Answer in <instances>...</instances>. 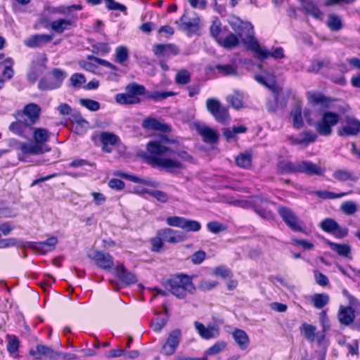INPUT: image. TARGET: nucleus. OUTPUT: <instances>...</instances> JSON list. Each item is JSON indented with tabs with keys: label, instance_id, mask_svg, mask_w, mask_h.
<instances>
[{
	"label": "nucleus",
	"instance_id": "f257e3e1",
	"mask_svg": "<svg viewBox=\"0 0 360 360\" xmlns=\"http://www.w3.org/2000/svg\"><path fill=\"white\" fill-rule=\"evenodd\" d=\"M175 141L170 139L167 135H160L147 143V150L150 155L147 157L148 162L172 174L179 173L184 168L181 160L191 162L193 158L184 150H174L168 146Z\"/></svg>",
	"mask_w": 360,
	"mask_h": 360
},
{
	"label": "nucleus",
	"instance_id": "f03ea898",
	"mask_svg": "<svg viewBox=\"0 0 360 360\" xmlns=\"http://www.w3.org/2000/svg\"><path fill=\"white\" fill-rule=\"evenodd\" d=\"M240 29L245 30L246 33L238 32L241 41L247 46L248 49L254 52V56L259 60H264L269 56L274 59H281L285 57L283 48L278 47L271 52L265 48H262L258 41L254 38V30L251 23H242Z\"/></svg>",
	"mask_w": 360,
	"mask_h": 360
},
{
	"label": "nucleus",
	"instance_id": "7ed1b4c3",
	"mask_svg": "<svg viewBox=\"0 0 360 360\" xmlns=\"http://www.w3.org/2000/svg\"><path fill=\"white\" fill-rule=\"evenodd\" d=\"M278 172L281 174L303 173L308 176H322L323 170L321 167L309 161L292 162L288 160H281L278 164Z\"/></svg>",
	"mask_w": 360,
	"mask_h": 360
},
{
	"label": "nucleus",
	"instance_id": "20e7f679",
	"mask_svg": "<svg viewBox=\"0 0 360 360\" xmlns=\"http://www.w3.org/2000/svg\"><path fill=\"white\" fill-rule=\"evenodd\" d=\"M166 288L177 298H184L187 292L193 294L196 288L192 282L191 277L180 274L168 279L165 284Z\"/></svg>",
	"mask_w": 360,
	"mask_h": 360
},
{
	"label": "nucleus",
	"instance_id": "39448f33",
	"mask_svg": "<svg viewBox=\"0 0 360 360\" xmlns=\"http://www.w3.org/2000/svg\"><path fill=\"white\" fill-rule=\"evenodd\" d=\"M340 115L335 112L324 111L320 120L314 124L316 131L321 136H330L333 133V128L340 121Z\"/></svg>",
	"mask_w": 360,
	"mask_h": 360
},
{
	"label": "nucleus",
	"instance_id": "423d86ee",
	"mask_svg": "<svg viewBox=\"0 0 360 360\" xmlns=\"http://www.w3.org/2000/svg\"><path fill=\"white\" fill-rule=\"evenodd\" d=\"M278 213L286 225L295 232H304V224L293 210L288 207L280 206Z\"/></svg>",
	"mask_w": 360,
	"mask_h": 360
},
{
	"label": "nucleus",
	"instance_id": "0eeeda50",
	"mask_svg": "<svg viewBox=\"0 0 360 360\" xmlns=\"http://www.w3.org/2000/svg\"><path fill=\"white\" fill-rule=\"evenodd\" d=\"M53 79L41 78L38 83V88L41 91H49L58 89L61 86L64 79L67 77L66 72L59 68H53L51 71Z\"/></svg>",
	"mask_w": 360,
	"mask_h": 360
},
{
	"label": "nucleus",
	"instance_id": "6e6552de",
	"mask_svg": "<svg viewBox=\"0 0 360 360\" xmlns=\"http://www.w3.org/2000/svg\"><path fill=\"white\" fill-rule=\"evenodd\" d=\"M41 112V108L38 104L30 103L25 105L22 110H18L15 117L17 119H23L32 126L39 120Z\"/></svg>",
	"mask_w": 360,
	"mask_h": 360
},
{
	"label": "nucleus",
	"instance_id": "1a4fd4ad",
	"mask_svg": "<svg viewBox=\"0 0 360 360\" xmlns=\"http://www.w3.org/2000/svg\"><path fill=\"white\" fill-rule=\"evenodd\" d=\"M166 223L169 226L177 227L186 231L197 232L201 229V224L198 221L183 217H168L166 219Z\"/></svg>",
	"mask_w": 360,
	"mask_h": 360
},
{
	"label": "nucleus",
	"instance_id": "9d476101",
	"mask_svg": "<svg viewBox=\"0 0 360 360\" xmlns=\"http://www.w3.org/2000/svg\"><path fill=\"white\" fill-rule=\"evenodd\" d=\"M360 133V120L354 117L346 116L337 134L341 137L354 136Z\"/></svg>",
	"mask_w": 360,
	"mask_h": 360
},
{
	"label": "nucleus",
	"instance_id": "9b49d317",
	"mask_svg": "<svg viewBox=\"0 0 360 360\" xmlns=\"http://www.w3.org/2000/svg\"><path fill=\"white\" fill-rule=\"evenodd\" d=\"M181 339V331L180 329H174L171 331L168 338L162 345L161 353L166 356H171L176 352Z\"/></svg>",
	"mask_w": 360,
	"mask_h": 360
},
{
	"label": "nucleus",
	"instance_id": "f8f14e48",
	"mask_svg": "<svg viewBox=\"0 0 360 360\" xmlns=\"http://www.w3.org/2000/svg\"><path fill=\"white\" fill-rule=\"evenodd\" d=\"M158 236L161 237L162 240L166 243L176 244L184 242L187 237L183 232L174 230L170 228H163L158 230Z\"/></svg>",
	"mask_w": 360,
	"mask_h": 360
},
{
	"label": "nucleus",
	"instance_id": "ddd939ff",
	"mask_svg": "<svg viewBox=\"0 0 360 360\" xmlns=\"http://www.w3.org/2000/svg\"><path fill=\"white\" fill-rule=\"evenodd\" d=\"M242 23L245 22H241L237 27V28L235 29V31L236 32L238 37H237L233 33L229 32V30H228V32H226V34H224L222 38L219 39V41L218 42V44L223 48L229 50H231L237 47L238 45L239 44V38L241 39L238 34V32L246 33L245 30H243L242 29L239 28L240 25Z\"/></svg>",
	"mask_w": 360,
	"mask_h": 360
},
{
	"label": "nucleus",
	"instance_id": "4468645a",
	"mask_svg": "<svg viewBox=\"0 0 360 360\" xmlns=\"http://www.w3.org/2000/svg\"><path fill=\"white\" fill-rule=\"evenodd\" d=\"M194 326L199 335L204 340L217 338L220 334L219 327L217 325H209L205 327L202 323L195 321Z\"/></svg>",
	"mask_w": 360,
	"mask_h": 360
},
{
	"label": "nucleus",
	"instance_id": "2eb2a0df",
	"mask_svg": "<svg viewBox=\"0 0 360 360\" xmlns=\"http://www.w3.org/2000/svg\"><path fill=\"white\" fill-rule=\"evenodd\" d=\"M153 52L158 58H169L179 53V49L172 44H156L153 46Z\"/></svg>",
	"mask_w": 360,
	"mask_h": 360
},
{
	"label": "nucleus",
	"instance_id": "dca6fc26",
	"mask_svg": "<svg viewBox=\"0 0 360 360\" xmlns=\"http://www.w3.org/2000/svg\"><path fill=\"white\" fill-rule=\"evenodd\" d=\"M96 264L103 269H110L114 266V259L112 255L102 251H95L89 255Z\"/></svg>",
	"mask_w": 360,
	"mask_h": 360
},
{
	"label": "nucleus",
	"instance_id": "f3484780",
	"mask_svg": "<svg viewBox=\"0 0 360 360\" xmlns=\"http://www.w3.org/2000/svg\"><path fill=\"white\" fill-rule=\"evenodd\" d=\"M53 34H37L30 36L24 41V44L29 48L41 47L52 41Z\"/></svg>",
	"mask_w": 360,
	"mask_h": 360
},
{
	"label": "nucleus",
	"instance_id": "a211bd4d",
	"mask_svg": "<svg viewBox=\"0 0 360 360\" xmlns=\"http://www.w3.org/2000/svg\"><path fill=\"white\" fill-rule=\"evenodd\" d=\"M198 133L202 137V141L209 144L217 143L219 141L217 131L210 127L201 124L196 125Z\"/></svg>",
	"mask_w": 360,
	"mask_h": 360
},
{
	"label": "nucleus",
	"instance_id": "6ab92c4d",
	"mask_svg": "<svg viewBox=\"0 0 360 360\" xmlns=\"http://www.w3.org/2000/svg\"><path fill=\"white\" fill-rule=\"evenodd\" d=\"M282 89L279 88H272V92L274 94V100H269L266 102V109L268 112H275L278 108H284L287 105V100H281Z\"/></svg>",
	"mask_w": 360,
	"mask_h": 360
},
{
	"label": "nucleus",
	"instance_id": "aec40b11",
	"mask_svg": "<svg viewBox=\"0 0 360 360\" xmlns=\"http://www.w3.org/2000/svg\"><path fill=\"white\" fill-rule=\"evenodd\" d=\"M58 240L55 236L49 238L46 240L42 242H30L29 247L33 250H37L43 254L51 252L54 250Z\"/></svg>",
	"mask_w": 360,
	"mask_h": 360
},
{
	"label": "nucleus",
	"instance_id": "412c9836",
	"mask_svg": "<svg viewBox=\"0 0 360 360\" xmlns=\"http://www.w3.org/2000/svg\"><path fill=\"white\" fill-rule=\"evenodd\" d=\"M307 98L313 105H320L323 110L330 107L331 99L320 92H308Z\"/></svg>",
	"mask_w": 360,
	"mask_h": 360
},
{
	"label": "nucleus",
	"instance_id": "4be33fe9",
	"mask_svg": "<svg viewBox=\"0 0 360 360\" xmlns=\"http://www.w3.org/2000/svg\"><path fill=\"white\" fill-rule=\"evenodd\" d=\"M142 127L148 130L158 131L161 132H169L171 127L169 125L160 122L155 118L148 117L143 120Z\"/></svg>",
	"mask_w": 360,
	"mask_h": 360
},
{
	"label": "nucleus",
	"instance_id": "5701e85b",
	"mask_svg": "<svg viewBox=\"0 0 360 360\" xmlns=\"http://www.w3.org/2000/svg\"><path fill=\"white\" fill-rule=\"evenodd\" d=\"M29 354L35 359L42 357L52 359L58 354L53 349L44 345H37L34 349H30Z\"/></svg>",
	"mask_w": 360,
	"mask_h": 360
},
{
	"label": "nucleus",
	"instance_id": "b1692460",
	"mask_svg": "<svg viewBox=\"0 0 360 360\" xmlns=\"http://www.w3.org/2000/svg\"><path fill=\"white\" fill-rule=\"evenodd\" d=\"M338 317L341 324L349 326L353 323L355 319V311L352 307L341 306L339 309Z\"/></svg>",
	"mask_w": 360,
	"mask_h": 360
},
{
	"label": "nucleus",
	"instance_id": "393cba45",
	"mask_svg": "<svg viewBox=\"0 0 360 360\" xmlns=\"http://www.w3.org/2000/svg\"><path fill=\"white\" fill-rule=\"evenodd\" d=\"M325 243L333 252H336L339 256L351 258L350 253L352 248L349 244L336 243L329 240H326Z\"/></svg>",
	"mask_w": 360,
	"mask_h": 360
},
{
	"label": "nucleus",
	"instance_id": "a878e982",
	"mask_svg": "<svg viewBox=\"0 0 360 360\" xmlns=\"http://www.w3.org/2000/svg\"><path fill=\"white\" fill-rule=\"evenodd\" d=\"M232 336L241 350H245L249 347L250 338L245 330L236 328L233 331Z\"/></svg>",
	"mask_w": 360,
	"mask_h": 360
},
{
	"label": "nucleus",
	"instance_id": "bb28decb",
	"mask_svg": "<svg viewBox=\"0 0 360 360\" xmlns=\"http://www.w3.org/2000/svg\"><path fill=\"white\" fill-rule=\"evenodd\" d=\"M117 276L118 278L127 285L135 283L136 276L131 271H129L123 264L117 266Z\"/></svg>",
	"mask_w": 360,
	"mask_h": 360
},
{
	"label": "nucleus",
	"instance_id": "cd10ccee",
	"mask_svg": "<svg viewBox=\"0 0 360 360\" xmlns=\"http://www.w3.org/2000/svg\"><path fill=\"white\" fill-rule=\"evenodd\" d=\"M18 120V121L13 122L10 124L9 129L13 133L21 137L26 138L27 130L30 127H31V125L28 124V123H27V122L23 119L22 120H20V119Z\"/></svg>",
	"mask_w": 360,
	"mask_h": 360
},
{
	"label": "nucleus",
	"instance_id": "c85d7f7f",
	"mask_svg": "<svg viewBox=\"0 0 360 360\" xmlns=\"http://www.w3.org/2000/svg\"><path fill=\"white\" fill-rule=\"evenodd\" d=\"M181 29L188 32L194 33L198 30L200 19L198 18L188 20L186 14H184L180 18Z\"/></svg>",
	"mask_w": 360,
	"mask_h": 360
},
{
	"label": "nucleus",
	"instance_id": "c756f323",
	"mask_svg": "<svg viewBox=\"0 0 360 360\" xmlns=\"http://www.w3.org/2000/svg\"><path fill=\"white\" fill-rule=\"evenodd\" d=\"M300 10L317 20H321L323 15L319 6L312 1L304 2Z\"/></svg>",
	"mask_w": 360,
	"mask_h": 360
},
{
	"label": "nucleus",
	"instance_id": "7c9ffc66",
	"mask_svg": "<svg viewBox=\"0 0 360 360\" xmlns=\"http://www.w3.org/2000/svg\"><path fill=\"white\" fill-rule=\"evenodd\" d=\"M73 25L70 20L60 18L51 23V28L56 33L61 34L65 30H69Z\"/></svg>",
	"mask_w": 360,
	"mask_h": 360
},
{
	"label": "nucleus",
	"instance_id": "2f4dec72",
	"mask_svg": "<svg viewBox=\"0 0 360 360\" xmlns=\"http://www.w3.org/2000/svg\"><path fill=\"white\" fill-rule=\"evenodd\" d=\"M333 176L339 181H351L355 182L359 179L354 172L347 169H337L333 174Z\"/></svg>",
	"mask_w": 360,
	"mask_h": 360
},
{
	"label": "nucleus",
	"instance_id": "473e14b6",
	"mask_svg": "<svg viewBox=\"0 0 360 360\" xmlns=\"http://www.w3.org/2000/svg\"><path fill=\"white\" fill-rule=\"evenodd\" d=\"M228 30L229 29L226 27H222L221 22L217 20L212 22V24L210 28L212 37L217 41V43L219 41V39H221L224 34L228 32Z\"/></svg>",
	"mask_w": 360,
	"mask_h": 360
},
{
	"label": "nucleus",
	"instance_id": "72a5a7b5",
	"mask_svg": "<svg viewBox=\"0 0 360 360\" xmlns=\"http://www.w3.org/2000/svg\"><path fill=\"white\" fill-rule=\"evenodd\" d=\"M326 25L333 32L340 31L343 27L341 18L334 13H330L328 15Z\"/></svg>",
	"mask_w": 360,
	"mask_h": 360
},
{
	"label": "nucleus",
	"instance_id": "f704fd0d",
	"mask_svg": "<svg viewBox=\"0 0 360 360\" xmlns=\"http://www.w3.org/2000/svg\"><path fill=\"white\" fill-rule=\"evenodd\" d=\"M290 115L292 118L293 127L295 129H301L303 127V119L302 116V107L300 104L295 105L291 111Z\"/></svg>",
	"mask_w": 360,
	"mask_h": 360
},
{
	"label": "nucleus",
	"instance_id": "c9c22d12",
	"mask_svg": "<svg viewBox=\"0 0 360 360\" xmlns=\"http://www.w3.org/2000/svg\"><path fill=\"white\" fill-rule=\"evenodd\" d=\"M311 300L315 308L321 309L328 304L330 297L326 293H316L311 297Z\"/></svg>",
	"mask_w": 360,
	"mask_h": 360
},
{
	"label": "nucleus",
	"instance_id": "e433bc0d",
	"mask_svg": "<svg viewBox=\"0 0 360 360\" xmlns=\"http://www.w3.org/2000/svg\"><path fill=\"white\" fill-rule=\"evenodd\" d=\"M227 102L236 110L240 109L243 105V94L240 91H234L226 97Z\"/></svg>",
	"mask_w": 360,
	"mask_h": 360
},
{
	"label": "nucleus",
	"instance_id": "4c0bfd02",
	"mask_svg": "<svg viewBox=\"0 0 360 360\" xmlns=\"http://www.w3.org/2000/svg\"><path fill=\"white\" fill-rule=\"evenodd\" d=\"M301 334L310 342L315 340V332L316 330V326L304 323L300 327Z\"/></svg>",
	"mask_w": 360,
	"mask_h": 360
},
{
	"label": "nucleus",
	"instance_id": "58836bf2",
	"mask_svg": "<svg viewBox=\"0 0 360 360\" xmlns=\"http://www.w3.org/2000/svg\"><path fill=\"white\" fill-rule=\"evenodd\" d=\"M115 101L120 105H132L141 102L139 98H135L130 96L127 92L124 94H117L115 97Z\"/></svg>",
	"mask_w": 360,
	"mask_h": 360
},
{
	"label": "nucleus",
	"instance_id": "ea45409f",
	"mask_svg": "<svg viewBox=\"0 0 360 360\" xmlns=\"http://www.w3.org/2000/svg\"><path fill=\"white\" fill-rule=\"evenodd\" d=\"M125 90L130 96L135 98H139V96L144 95L146 93L145 86L135 82L127 84Z\"/></svg>",
	"mask_w": 360,
	"mask_h": 360
},
{
	"label": "nucleus",
	"instance_id": "a19ab883",
	"mask_svg": "<svg viewBox=\"0 0 360 360\" xmlns=\"http://www.w3.org/2000/svg\"><path fill=\"white\" fill-rule=\"evenodd\" d=\"M51 133L44 128H35L33 131V138L38 144H43L49 139Z\"/></svg>",
	"mask_w": 360,
	"mask_h": 360
},
{
	"label": "nucleus",
	"instance_id": "79ce46f5",
	"mask_svg": "<svg viewBox=\"0 0 360 360\" xmlns=\"http://www.w3.org/2000/svg\"><path fill=\"white\" fill-rule=\"evenodd\" d=\"M318 135L316 133L308 130L300 134V136L296 139V143L299 144L308 145L316 141Z\"/></svg>",
	"mask_w": 360,
	"mask_h": 360
},
{
	"label": "nucleus",
	"instance_id": "37998d69",
	"mask_svg": "<svg viewBox=\"0 0 360 360\" xmlns=\"http://www.w3.org/2000/svg\"><path fill=\"white\" fill-rule=\"evenodd\" d=\"M352 191L349 192H342L339 193H336L331 191H316L313 192V193L316 195L317 197L326 200V199H335V198H341L342 197H345L349 193H351Z\"/></svg>",
	"mask_w": 360,
	"mask_h": 360
},
{
	"label": "nucleus",
	"instance_id": "c03bdc74",
	"mask_svg": "<svg viewBox=\"0 0 360 360\" xmlns=\"http://www.w3.org/2000/svg\"><path fill=\"white\" fill-rule=\"evenodd\" d=\"M20 150L24 154L37 155L42 153V148L38 143H23L21 144Z\"/></svg>",
	"mask_w": 360,
	"mask_h": 360
},
{
	"label": "nucleus",
	"instance_id": "a18cd8bd",
	"mask_svg": "<svg viewBox=\"0 0 360 360\" xmlns=\"http://www.w3.org/2000/svg\"><path fill=\"white\" fill-rule=\"evenodd\" d=\"M252 156L249 153H240L236 158V165L242 168L248 169L251 166Z\"/></svg>",
	"mask_w": 360,
	"mask_h": 360
},
{
	"label": "nucleus",
	"instance_id": "49530a36",
	"mask_svg": "<svg viewBox=\"0 0 360 360\" xmlns=\"http://www.w3.org/2000/svg\"><path fill=\"white\" fill-rule=\"evenodd\" d=\"M141 193H147L150 196L155 198L158 201L165 203L168 200L167 194L160 190H148L146 188H143L141 190Z\"/></svg>",
	"mask_w": 360,
	"mask_h": 360
},
{
	"label": "nucleus",
	"instance_id": "de8ad7c7",
	"mask_svg": "<svg viewBox=\"0 0 360 360\" xmlns=\"http://www.w3.org/2000/svg\"><path fill=\"white\" fill-rule=\"evenodd\" d=\"M227 346V343L224 340L216 342L212 346L208 348L205 354L207 356H213L223 352Z\"/></svg>",
	"mask_w": 360,
	"mask_h": 360
},
{
	"label": "nucleus",
	"instance_id": "09e8293b",
	"mask_svg": "<svg viewBox=\"0 0 360 360\" xmlns=\"http://www.w3.org/2000/svg\"><path fill=\"white\" fill-rule=\"evenodd\" d=\"M100 139L102 145L115 146L119 141L117 136L108 131L102 132Z\"/></svg>",
	"mask_w": 360,
	"mask_h": 360
},
{
	"label": "nucleus",
	"instance_id": "8fccbe9b",
	"mask_svg": "<svg viewBox=\"0 0 360 360\" xmlns=\"http://www.w3.org/2000/svg\"><path fill=\"white\" fill-rule=\"evenodd\" d=\"M338 224L335 219L326 218L320 223V227L323 231L332 234L338 227Z\"/></svg>",
	"mask_w": 360,
	"mask_h": 360
},
{
	"label": "nucleus",
	"instance_id": "3c124183",
	"mask_svg": "<svg viewBox=\"0 0 360 360\" xmlns=\"http://www.w3.org/2000/svg\"><path fill=\"white\" fill-rule=\"evenodd\" d=\"M174 95H175V93L173 91H155L148 93L147 98L154 101H160L165 100L169 96H172Z\"/></svg>",
	"mask_w": 360,
	"mask_h": 360
},
{
	"label": "nucleus",
	"instance_id": "603ef678",
	"mask_svg": "<svg viewBox=\"0 0 360 360\" xmlns=\"http://www.w3.org/2000/svg\"><path fill=\"white\" fill-rule=\"evenodd\" d=\"M323 68H331V63L328 59H324L323 60H314L309 68V70L314 72H319Z\"/></svg>",
	"mask_w": 360,
	"mask_h": 360
},
{
	"label": "nucleus",
	"instance_id": "864d4df0",
	"mask_svg": "<svg viewBox=\"0 0 360 360\" xmlns=\"http://www.w3.org/2000/svg\"><path fill=\"white\" fill-rule=\"evenodd\" d=\"M214 70H217L220 74H221L224 76L235 75L237 73L236 68L230 64L217 65L214 67Z\"/></svg>",
	"mask_w": 360,
	"mask_h": 360
},
{
	"label": "nucleus",
	"instance_id": "5fc2aeb1",
	"mask_svg": "<svg viewBox=\"0 0 360 360\" xmlns=\"http://www.w3.org/2000/svg\"><path fill=\"white\" fill-rule=\"evenodd\" d=\"M191 73L186 69L179 70L175 77V82L178 84H187L191 82Z\"/></svg>",
	"mask_w": 360,
	"mask_h": 360
},
{
	"label": "nucleus",
	"instance_id": "6e6d98bb",
	"mask_svg": "<svg viewBox=\"0 0 360 360\" xmlns=\"http://www.w3.org/2000/svg\"><path fill=\"white\" fill-rule=\"evenodd\" d=\"M340 210L346 215H352L357 212L358 207L355 202L348 200L341 205Z\"/></svg>",
	"mask_w": 360,
	"mask_h": 360
},
{
	"label": "nucleus",
	"instance_id": "4d7b16f0",
	"mask_svg": "<svg viewBox=\"0 0 360 360\" xmlns=\"http://www.w3.org/2000/svg\"><path fill=\"white\" fill-rule=\"evenodd\" d=\"M79 103L91 112L98 111L101 108L99 102L90 98H82L79 100Z\"/></svg>",
	"mask_w": 360,
	"mask_h": 360
},
{
	"label": "nucleus",
	"instance_id": "13d9d810",
	"mask_svg": "<svg viewBox=\"0 0 360 360\" xmlns=\"http://www.w3.org/2000/svg\"><path fill=\"white\" fill-rule=\"evenodd\" d=\"M167 321L168 317L167 315L162 317H158L151 322L150 327L153 331L159 333L166 326Z\"/></svg>",
	"mask_w": 360,
	"mask_h": 360
},
{
	"label": "nucleus",
	"instance_id": "bf43d9fd",
	"mask_svg": "<svg viewBox=\"0 0 360 360\" xmlns=\"http://www.w3.org/2000/svg\"><path fill=\"white\" fill-rule=\"evenodd\" d=\"M13 63V60L11 58H8L2 62V64L4 65V70L2 75L7 79H11L13 76L14 72L12 68Z\"/></svg>",
	"mask_w": 360,
	"mask_h": 360
},
{
	"label": "nucleus",
	"instance_id": "052dcab7",
	"mask_svg": "<svg viewBox=\"0 0 360 360\" xmlns=\"http://www.w3.org/2000/svg\"><path fill=\"white\" fill-rule=\"evenodd\" d=\"M215 120L220 122L224 123L230 119L228 109L225 107H221L213 115Z\"/></svg>",
	"mask_w": 360,
	"mask_h": 360
},
{
	"label": "nucleus",
	"instance_id": "680f3d73",
	"mask_svg": "<svg viewBox=\"0 0 360 360\" xmlns=\"http://www.w3.org/2000/svg\"><path fill=\"white\" fill-rule=\"evenodd\" d=\"M116 61L119 63H123L129 58L128 49L124 46H120L116 48Z\"/></svg>",
	"mask_w": 360,
	"mask_h": 360
},
{
	"label": "nucleus",
	"instance_id": "e2e57ef3",
	"mask_svg": "<svg viewBox=\"0 0 360 360\" xmlns=\"http://www.w3.org/2000/svg\"><path fill=\"white\" fill-rule=\"evenodd\" d=\"M8 342L7 344V350L10 354H13L18 352L19 349L20 342L15 335H8Z\"/></svg>",
	"mask_w": 360,
	"mask_h": 360
},
{
	"label": "nucleus",
	"instance_id": "0e129e2a",
	"mask_svg": "<svg viewBox=\"0 0 360 360\" xmlns=\"http://www.w3.org/2000/svg\"><path fill=\"white\" fill-rule=\"evenodd\" d=\"M85 82V77L79 73H74L70 78V85L75 89H79Z\"/></svg>",
	"mask_w": 360,
	"mask_h": 360
},
{
	"label": "nucleus",
	"instance_id": "69168bd1",
	"mask_svg": "<svg viewBox=\"0 0 360 360\" xmlns=\"http://www.w3.org/2000/svg\"><path fill=\"white\" fill-rule=\"evenodd\" d=\"M150 243L151 244V250L155 252H160L162 250L165 246L164 241L158 236V233H156V236L152 238L150 240Z\"/></svg>",
	"mask_w": 360,
	"mask_h": 360
},
{
	"label": "nucleus",
	"instance_id": "338daca9",
	"mask_svg": "<svg viewBox=\"0 0 360 360\" xmlns=\"http://www.w3.org/2000/svg\"><path fill=\"white\" fill-rule=\"evenodd\" d=\"M206 107L208 112L213 115L221 105L217 99L211 98L206 101Z\"/></svg>",
	"mask_w": 360,
	"mask_h": 360
},
{
	"label": "nucleus",
	"instance_id": "774afa93",
	"mask_svg": "<svg viewBox=\"0 0 360 360\" xmlns=\"http://www.w3.org/2000/svg\"><path fill=\"white\" fill-rule=\"evenodd\" d=\"M94 52L97 54L104 55L110 52V48L106 43H98L93 46Z\"/></svg>",
	"mask_w": 360,
	"mask_h": 360
}]
</instances>
